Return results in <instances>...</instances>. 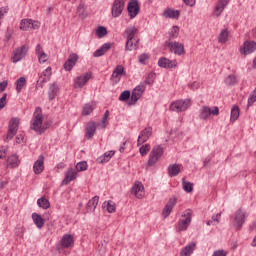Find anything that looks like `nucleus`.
I'll return each instance as SVG.
<instances>
[{
    "label": "nucleus",
    "instance_id": "f257e3e1",
    "mask_svg": "<svg viewBox=\"0 0 256 256\" xmlns=\"http://www.w3.org/2000/svg\"><path fill=\"white\" fill-rule=\"evenodd\" d=\"M139 33V30L135 27H129L125 30V35L127 37L125 49L126 51H137L139 49V38L135 37Z\"/></svg>",
    "mask_w": 256,
    "mask_h": 256
},
{
    "label": "nucleus",
    "instance_id": "f03ea898",
    "mask_svg": "<svg viewBox=\"0 0 256 256\" xmlns=\"http://www.w3.org/2000/svg\"><path fill=\"white\" fill-rule=\"evenodd\" d=\"M31 129L33 131H36L38 135H42V133H45V131H47V127L43 125V110L41 109V107L35 108L32 118Z\"/></svg>",
    "mask_w": 256,
    "mask_h": 256
},
{
    "label": "nucleus",
    "instance_id": "7ed1b4c3",
    "mask_svg": "<svg viewBox=\"0 0 256 256\" xmlns=\"http://www.w3.org/2000/svg\"><path fill=\"white\" fill-rule=\"evenodd\" d=\"M191 107V99L177 100L170 104V111H175L176 113H182L187 111Z\"/></svg>",
    "mask_w": 256,
    "mask_h": 256
},
{
    "label": "nucleus",
    "instance_id": "20e7f679",
    "mask_svg": "<svg viewBox=\"0 0 256 256\" xmlns=\"http://www.w3.org/2000/svg\"><path fill=\"white\" fill-rule=\"evenodd\" d=\"M163 147L160 145L154 146L149 154V159H148V166L153 167L163 157Z\"/></svg>",
    "mask_w": 256,
    "mask_h": 256
},
{
    "label": "nucleus",
    "instance_id": "39448f33",
    "mask_svg": "<svg viewBox=\"0 0 256 256\" xmlns=\"http://www.w3.org/2000/svg\"><path fill=\"white\" fill-rule=\"evenodd\" d=\"M211 115H214V117H217L219 115V107H209V106H202L199 112V119L202 121H207Z\"/></svg>",
    "mask_w": 256,
    "mask_h": 256
},
{
    "label": "nucleus",
    "instance_id": "423d86ee",
    "mask_svg": "<svg viewBox=\"0 0 256 256\" xmlns=\"http://www.w3.org/2000/svg\"><path fill=\"white\" fill-rule=\"evenodd\" d=\"M182 217L185 219L178 221V231H187L189 225H191V219L193 217V212L191 209H187L183 214Z\"/></svg>",
    "mask_w": 256,
    "mask_h": 256
},
{
    "label": "nucleus",
    "instance_id": "0eeeda50",
    "mask_svg": "<svg viewBox=\"0 0 256 256\" xmlns=\"http://www.w3.org/2000/svg\"><path fill=\"white\" fill-rule=\"evenodd\" d=\"M247 217V213L243 211V209H238L235 212L233 227L236 231H241L243 225L245 224V218Z\"/></svg>",
    "mask_w": 256,
    "mask_h": 256
},
{
    "label": "nucleus",
    "instance_id": "6e6552de",
    "mask_svg": "<svg viewBox=\"0 0 256 256\" xmlns=\"http://www.w3.org/2000/svg\"><path fill=\"white\" fill-rule=\"evenodd\" d=\"M19 131V118H12L8 124V133L6 135V141H11Z\"/></svg>",
    "mask_w": 256,
    "mask_h": 256
},
{
    "label": "nucleus",
    "instance_id": "1a4fd4ad",
    "mask_svg": "<svg viewBox=\"0 0 256 256\" xmlns=\"http://www.w3.org/2000/svg\"><path fill=\"white\" fill-rule=\"evenodd\" d=\"M166 47L171 51V53H174V55H185V46L180 42H166Z\"/></svg>",
    "mask_w": 256,
    "mask_h": 256
},
{
    "label": "nucleus",
    "instance_id": "9d476101",
    "mask_svg": "<svg viewBox=\"0 0 256 256\" xmlns=\"http://www.w3.org/2000/svg\"><path fill=\"white\" fill-rule=\"evenodd\" d=\"M145 89H147L145 83H141L133 89L132 94L130 96L132 101L131 105H135V103L138 102L139 99H141L143 93H145Z\"/></svg>",
    "mask_w": 256,
    "mask_h": 256
},
{
    "label": "nucleus",
    "instance_id": "9b49d317",
    "mask_svg": "<svg viewBox=\"0 0 256 256\" xmlns=\"http://www.w3.org/2000/svg\"><path fill=\"white\" fill-rule=\"evenodd\" d=\"M41 27V22L33 21V19H22L20 22L21 31H29V29L37 30Z\"/></svg>",
    "mask_w": 256,
    "mask_h": 256
},
{
    "label": "nucleus",
    "instance_id": "f8f14e48",
    "mask_svg": "<svg viewBox=\"0 0 256 256\" xmlns=\"http://www.w3.org/2000/svg\"><path fill=\"white\" fill-rule=\"evenodd\" d=\"M125 9V0H114L112 4V17L117 18L121 17L123 10Z\"/></svg>",
    "mask_w": 256,
    "mask_h": 256
},
{
    "label": "nucleus",
    "instance_id": "ddd939ff",
    "mask_svg": "<svg viewBox=\"0 0 256 256\" xmlns=\"http://www.w3.org/2000/svg\"><path fill=\"white\" fill-rule=\"evenodd\" d=\"M127 11L130 19H135V17L139 15V11H141V6H139V1L130 0L127 6Z\"/></svg>",
    "mask_w": 256,
    "mask_h": 256
},
{
    "label": "nucleus",
    "instance_id": "4468645a",
    "mask_svg": "<svg viewBox=\"0 0 256 256\" xmlns=\"http://www.w3.org/2000/svg\"><path fill=\"white\" fill-rule=\"evenodd\" d=\"M28 51H29V46H26V45L16 48L12 56V62L19 63V61H21V59H23V57L27 55Z\"/></svg>",
    "mask_w": 256,
    "mask_h": 256
},
{
    "label": "nucleus",
    "instance_id": "2eb2a0df",
    "mask_svg": "<svg viewBox=\"0 0 256 256\" xmlns=\"http://www.w3.org/2000/svg\"><path fill=\"white\" fill-rule=\"evenodd\" d=\"M91 72H87L86 74L82 75V76H78L75 78L74 80V88L75 89H81L83 87H85V85H87V82L89 81V79H91Z\"/></svg>",
    "mask_w": 256,
    "mask_h": 256
},
{
    "label": "nucleus",
    "instance_id": "dca6fc26",
    "mask_svg": "<svg viewBox=\"0 0 256 256\" xmlns=\"http://www.w3.org/2000/svg\"><path fill=\"white\" fill-rule=\"evenodd\" d=\"M256 50L255 41H245L244 44L240 47L241 55H251V53Z\"/></svg>",
    "mask_w": 256,
    "mask_h": 256
},
{
    "label": "nucleus",
    "instance_id": "f3484780",
    "mask_svg": "<svg viewBox=\"0 0 256 256\" xmlns=\"http://www.w3.org/2000/svg\"><path fill=\"white\" fill-rule=\"evenodd\" d=\"M33 170L35 175H41L45 170V156L41 154L38 159L34 162Z\"/></svg>",
    "mask_w": 256,
    "mask_h": 256
},
{
    "label": "nucleus",
    "instance_id": "a211bd4d",
    "mask_svg": "<svg viewBox=\"0 0 256 256\" xmlns=\"http://www.w3.org/2000/svg\"><path fill=\"white\" fill-rule=\"evenodd\" d=\"M79 61V55L72 53L69 55V58L64 63V69L65 71H72L73 67L77 65V62Z\"/></svg>",
    "mask_w": 256,
    "mask_h": 256
},
{
    "label": "nucleus",
    "instance_id": "6ab92c4d",
    "mask_svg": "<svg viewBox=\"0 0 256 256\" xmlns=\"http://www.w3.org/2000/svg\"><path fill=\"white\" fill-rule=\"evenodd\" d=\"M158 66L162 69H174V67H177V60H169L166 57H161L158 60Z\"/></svg>",
    "mask_w": 256,
    "mask_h": 256
},
{
    "label": "nucleus",
    "instance_id": "aec40b11",
    "mask_svg": "<svg viewBox=\"0 0 256 256\" xmlns=\"http://www.w3.org/2000/svg\"><path fill=\"white\" fill-rule=\"evenodd\" d=\"M229 1H231V0H218L216 6L214 8L213 16L221 17V13H223V11H225V7H227V5H229Z\"/></svg>",
    "mask_w": 256,
    "mask_h": 256
},
{
    "label": "nucleus",
    "instance_id": "412c9836",
    "mask_svg": "<svg viewBox=\"0 0 256 256\" xmlns=\"http://www.w3.org/2000/svg\"><path fill=\"white\" fill-rule=\"evenodd\" d=\"M175 205H177V198H170L162 211V216L164 217V219H167V217L171 215V212L173 211V207H175Z\"/></svg>",
    "mask_w": 256,
    "mask_h": 256
},
{
    "label": "nucleus",
    "instance_id": "4be33fe9",
    "mask_svg": "<svg viewBox=\"0 0 256 256\" xmlns=\"http://www.w3.org/2000/svg\"><path fill=\"white\" fill-rule=\"evenodd\" d=\"M151 135H153V128L148 127L142 130L138 136V145H143V143H146Z\"/></svg>",
    "mask_w": 256,
    "mask_h": 256
},
{
    "label": "nucleus",
    "instance_id": "5701e85b",
    "mask_svg": "<svg viewBox=\"0 0 256 256\" xmlns=\"http://www.w3.org/2000/svg\"><path fill=\"white\" fill-rule=\"evenodd\" d=\"M60 243L63 249H70V247H73V245H75V239L71 234H64L62 236Z\"/></svg>",
    "mask_w": 256,
    "mask_h": 256
},
{
    "label": "nucleus",
    "instance_id": "b1692460",
    "mask_svg": "<svg viewBox=\"0 0 256 256\" xmlns=\"http://www.w3.org/2000/svg\"><path fill=\"white\" fill-rule=\"evenodd\" d=\"M145 187H143V184L141 182H135L132 187V193L137 197V199H143V196L145 195Z\"/></svg>",
    "mask_w": 256,
    "mask_h": 256
},
{
    "label": "nucleus",
    "instance_id": "393cba45",
    "mask_svg": "<svg viewBox=\"0 0 256 256\" xmlns=\"http://www.w3.org/2000/svg\"><path fill=\"white\" fill-rule=\"evenodd\" d=\"M85 137L86 139H93L95 136V132L97 131V123L95 122H88L85 129Z\"/></svg>",
    "mask_w": 256,
    "mask_h": 256
},
{
    "label": "nucleus",
    "instance_id": "a878e982",
    "mask_svg": "<svg viewBox=\"0 0 256 256\" xmlns=\"http://www.w3.org/2000/svg\"><path fill=\"white\" fill-rule=\"evenodd\" d=\"M125 75H126L125 67H123V65H118L114 69L111 79H115L116 83H118V81H121V77Z\"/></svg>",
    "mask_w": 256,
    "mask_h": 256
},
{
    "label": "nucleus",
    "instance_id": "bb28decb",
    "mask_svg": "<svg viewBox=\"0 0 256 256\" xmlns=\"http://www.w3.org/2000/svg\"><path fill=\"white\" fill-rule=\"evenodd\" d=\"M180 15L181 13L179 12V10H173L171 8H168L163 12V17H165L166 19H179Z\"/></svg>",
    "mask_w": 256,
    "mask_h": 256
},
{
    "label": "nucleus",
    "instance_id": "cd10ccee",
    "mask_svg": "<svg viewBox=\"0 0 256 256\" xmlns=\"http://www.w3.org/2000/svg\"><path fill=\"white\" fill-rule=\"evenodd\" d=\"M109 49H111V43H105L93 53V57H103Z\"/></svg>",
    "mask_w": 256,
    "mask_h": 256
},
{
    "label": "nucleus",
    "instance_id": "c85d7f7f",
    "mask_svg": "<svg viewBox=\"0 0 256 256\" xmlns=\"http://www.w3.org/2000/svg\"><path fill=\"white\" fill-rule=\"evenodd\" d=\"M58 93H59V85H57V83H52L49 86V90H48L49 101H53V99L57 97Z\"/></svg>",
    "mask_w": 256,
    "mask_h": 256
},
{
    "label": "nucleus",
    "instance_id": "c756f323",
    "mask_svg": "<svg viewBox=\"0 0 256 256\" xmlns=\"http://www.w3.org/2000/svg\"><path fill=\"white\" fill-rule=\"evenodd\" d=\"M76 177H77V172L73 171V169H69L66 172L64 180L62 181L63 185H68L69 183H71V181L76 179Z\"/></svg>",
    "mask_w": 256,
    "mask_h": 256
},
{
    "label": "nucleus",
    "instance_id": "7c9ffc66",
    "mask_svg": "<svg viewBox=\"0 0 256 256\" xmlns=\"http://www.w3.org/2000/svg\"><path fill=\"white\" fill-rule=\"evenodd\" d=\"M32 219L38 229H43V226L45 225V220H43V217H41L40 214L33 213Z\"/></svg>",
    "mask_w": 256,
    "mask_h": 256
},
{
    "label": "nucleus",
    "instance_id": "2f4dec72",
    "mask_svg": "<svg viewBox=\"0 0 256 256\" xmlns=\"http://www.w3.org/2000/svg\"><path fill=\"white\" fill-rule=\"evenodd\" d=\"M181 173V168L179 164H171L168 166V175L169 177H177Z\"/></svg>",
    "mask_w": 256,
    "mask_h": 256
},
{
    "label": "nucleus",
    "instance_id": "473e14b6",
    "mask_svg": "<svg viewBox=\"0 0 256 256\" xmlns=\"http://www.w3.org/2000/svg\"><path fill=\"white\" fill-rule=\"evenodd\" d=\"M195 246H196V244L194 242H191L190 244H188L181 250L180 256L191 255V253H193V251H195Z\"/></svg>",
    "mask_w": 256,
    "mask_h": 256
},
{
    "label": "nucleus",
    "instance_id": "72a5a7b5",
    "mask_svg": "<svg viewBox=\"0 0 256 256\" xmlns=\"http://www.w3.org/2000/svg\"><path fill=\"white\" fill-rule=\"evenodd\" d=\"M97 205H99V196H94L91 200L87 203V209L89 211H95L97 209Z\"/></svg>",
    "mask_w": 256,
    "mask_h": 256
},
{
    "label": "nucleus",
    "instance_id": "f704fd0d",
    "mask_svg": "<svg viewBox=\"0 0 256 256\" xmlns=\"http://www.w3.org/2000/svg\"><path fill=\"white\" fill-rule=\"evenodd\" d=\"M113 155H115V151H108V152L104 153V155L102 157L98 158V163H109V161H111V157H113Z\"/></svg>",
    "mask_w": 256,
    "mask_h": 256
},
{
    "label": "nucleus",
    "instance_id": "c9c22d12",
    "mask_svg": "<svg viewBox=\"0 0 256 256\" xmlns=\"http://www.w3.org/2000/svg\"><path fill=\"white\" fill-rule=\"evenodd\" d=\"M8 167H12V169H15V167H19V157L17 155H11L8 157Z\"/></svg>",
    "mask_w": 256,
    "mask_h": 256
},
{
    "label": "nucleus",
    "instance_id": "e433bc0d",
    "mask_svg": "<svg viewBox=\"0 0 256 256\" xmlns=\"http://www.w3.org/2000/svg\"><path fill=\"white\" fill-rule=\"evenodd\" d=\"M179 37V26H173L168 33L169 41H173V39H177Z\"/></svg>",
    "mask_w": 256,
    "mask_h": 256
},
{
    "label": "nucleus",
    "instance_id": "4c0bfd02",
    "mask_svg": "<svg viewBox=\"0 0 256 256\" xmlns=\"http://www.w3.org/2000/svg\"><path fill=\"white\" fill-rule=\"evenodd\" d=\"M228 39H229V30L223 29L218 36V42L227 43Z\"/></svg>",
    "mask_w": 256,
    "mask_h": 256
},
{
    "label": "nucleus",
    "instance_id": "58836bf2",
    "mask_svg": "<svg viewBox=\"0 0 256 256\" xmlns=\"http://www.w3.org/2000/svg\"><path fill=\"white\" fill-rule=\"evenodd\" d=\"M37 205L41 209H49L51 207V203L44 197L37 200Z\"/></svg>",
    "mask_w": 256,
    "mask_h": 256
},
{
    "label": "nucleus",
    "instance_id": "ea45409f",
    "mask_svg": "<svg viewBox=\"0 0 256 256\" xmlns=\"http://www.w3.org/2000/svg\"><path fill=\"white\" fill-rule=\"evenodd\" d=\"M25 85H27V80L25 79V77H20L16 81V91H17V93H21V89H23L25 87Z\"/></svg>",
    "mask_w": 256,
    "mask_h": 256
},
{
    "label": "nucleus",
    "instance_id": "a19ab883",
    "mask_svg": "<svg viewBox=\"0 0 256 256\" xmlns=\"http://www.w3.org/2000/svg\"><path fill=\"white\" fill-rule=\"evenodd\" d=\"M224 83L228 87H231L237 83V77L233 74H230L225 78Z\"/></svg>",
    "mask_w": 256,
    "mask_h": 256
},
{
    "label": "nucleus",
    "instance_id": "79ce46f5",
    "mask_svg": "<svg viewBox=\"0 0 256 256\" xmlns=\"http://www.w3.org/2000/svg\"><path fill=\"white\" fill-rule=\"evenodd\" d=\"M182 187L185 193L193 192V183L185 181V178L182 179Z\"/></svg>",
    "mask_w": 256,
    "mask_h": 256
},
{
    "label": "nucleus",
    "instance_id": "37998d69",
    "mask_svg": "<svg viewBox=\"0 0 256 256\" xmlns=\"http://www.w3.org/2000/svg\"><path fill=\"white\" fill-rule=\"evenodd\" d=\"M94 109L95 108L93 107V105L91 103L85 104L82 109V115H84V116L91 115V113H93Z\"/></svg>",
    "mask_w": 256,
    "mask_h": 256
},
{
    "label": "nucleus",
    "instance_id": "c03bdc74",
    "mask_svg": "<svg viewBox=\"0 0 256 256\" xmlns=\"http://www.w3.org/2000/svg\"><path fill=\"white\" fill-rule=\"evenodd\" d=\"M238 119H239V107L233 106V108L231 109L230 121H237Z\"/></svg>",
    "mask_w": 256,
    "mask_h": 256
},
{
    "label": "nucleus",
    "instance_id": "a18cd8bd",
    "mask_svg": "<svg viewBox=\"0 0 256 256\" xmlns=\"http://www.w3.org/2000/svg\"><path fill=\"white\" fill-rule=\"evenodd\" d=\"M96 35L99 39H102V37L107 35V28L104 26H99L98 29H96Z\"/></svg>",
    "mask_w": 256,
    "mask_h": 256
},
{
    "label": "nucleus",
    "instance_id": "49530a36",
    "mask_svg": "<svg viewBox=\"0 0 256 256\" xmlns=\"http://www.w3.org/2000/svg\"><path fill=\"white\" fill-rule=\"evenodd\" d=\"M155 77L156 74L151 72L148 74L146 80L144 81V85H153V83H155Z\"/></svg>",
    "mask_w": 256,
    "mask_h": 256
},
{
    "label": "nucleus",
    "instance_id": "de8ad7c7",
    "mask_svg": "<svg viewBox=\"0 0 256 256\" xmlns=\"http://www.w3.org/2000/svg\"><path fill=\"white\" fill-rule=\"evenodd\" d=\"M139 151H140V155L142 157H145V155H147L148 151H151V145H149V144L142 145L140 147Z\"/></svg>",
    "mask_w": 256,
    "mask_h": 256
},
{
    "label": "nucleus",
    "instance_id": "09e8293b",
    "mask_svg": "<svg viewBox=\"0 0 256 256\" xmlns=\"http://www.w3.org/2000/svg\"><path fill=\"white\" fill-rule=\"evenodd\" d=\"M131 97V91H123L119 97V101H127Z\"/></svg>",
    "mask_w": 256,
    "mask_h": 256
},
{
    "label": "nucleus",
    "instance_id": "8fccbe9b",
    "mask_svg": "<svg viewBox=\"0 0 256 256\" xmlns=\"http://www.w3.org/2000/svg\"><path fill=\"white\" fill-rule=\"evenodd\" d=\"M256 102V88L253 90V92L250 94L248 98V107H251L253 103Z\"/></svg>",
    "mask_w": 256,
    "mask_h": 256
},
{
    "label": "nucleus",
    "instance_id": "3c124183",
    "mask_svg": "<svg viewBox=\"0 0 256 256\" xmlns=\"http://www.w3.org/2000/svg\"><path fill=\"white\" fill-rule=\"evenodd\" d=\"M87 167H88V165H87V162H85V161L78 162L76 164L77 171H87Z\"/></svg>",
    "mask_w": 256,
    "mask_h": 256
},
{
    "label": "nucleus",
    "instance_id": "603ef678",
    "mask_svg": "<svg viewBox=\"0 0 256 256\" xmlns=\"http://www.w3.org/2000/svg\"><path fill=\"white\" fill-rule=\"evenodd\" d=\"M220 217H221V213H218L217 215L212 216V220H208L206 222V225L211 226V225H213V223H217L218 224Z\"/></svg>",
    "mask_w": 256,
    "mask_h": 256
},
{
    "label": "nucleus",
    "instance_id": "864d4df0",
    "mask_svg": "<svg viewBox=\"0 0 256 256\" xmlns=\"http://www.w3.org/2000/svg\"><path fill=\"white\" fill-rule=\"evenodd\" d=\"M107 211H108V213H115L116 207H115V203H113V201L107 202Z\"/></svg>",
    "mask_w": 256,
    "mask_h": 256
},
{
    "label": "nucleus",
    "instance_id": "5fc2aeb1",
    "mask_svg": "<svg viewBox=\"0 0 256 256\" xmlns=\"http://www.w3.org/2000/svg\"><path fill=\"white\" fill-rule=\"evenodd\" d=\"M49 77H45V76H40L39 80L37 81V87H43L44 83H47V81H49Z\"/></svg>",
    "mask_w": 256,
    "mask_h": 256
},
{
    "label": "nucleus",
    "instance_id": "6e6d98bb",
    "mask_svg": "<svg viewBox=\"0 0 256 256\" xmlns=\"http://www.w3.org/2000/svg\"><path fill=\"white\" fill-rule=\"evenodd\" d=\"M7 105V93H4L3 96L0 98V109H4Z\"/></svg>",
    "mask_w": 256,
    "mask_h": 256
},
{
    "label": "nucleus",
    "instance_id": "4d7b16f0",
    "mask_svg": "<svg viewBox=\"0 0 256 256\" xmlns=\"http://www.w3.org/2000/svg\"><path fill=\"white\" fill-rule=\"evenodd\" d=\"M47 55L45 54V52H42L41 54L38 55V61L39 63H47Z\"/></svg>",
    "mask_w": 256,
    "mask_h": 256
},
{
    "label": "nucleus",
    "instance_id": "13d9d810",
    "mask_svg": "<svg viewBox=\"0 0 256 256\" xmlns=\"http://www.w3.org/2000/svg\"><path fill=\"white\" fill-rule=\"evenodd\" d=\"M139 63H145V61H147L148 59H149V54H141L140 56H139Z\"/></svg>",
    "mask_w": 256,
    "mask_h": 256
},
{
    "label": "nucleus",
    "instance_id": "bf43d9fd",
    "mask_svg": "<svg viewBox=\"0 0 256 256\" xmlns=\"http://www.w3.org/2000/svg\"><path fill=\"white\" fill-rule=\"evenodd\" d=\"M212 256H227V252H225L224 250H216L214 251Z\"/></svg>",
    "mask_w": 256,
    "mask_h": 256
},
{
    "label": "nucleus",
    "instance_id": "052dcab7",
    "mask_svg": "<svg viewBox=\"0 0 256 256\" xmlns=\"http://www.w3.org/2000/svg\"><path fill=\"white\" fill-rule=\"evenodd\" d=\"M42 76L51 79V67L46 68L45 71H43Z\"/></svg>",
    "mask_w": 256,
    "mask_h": 256
},
{
    "label": "nucleus",
    "instance_id": "680f3d73",
    "mask_svg": "<svg viewBox=\"0 0 256 256\" xmlns=\"http://www.w3.org/2000/svg\"><path fill=\"white\" fill-rule=\"evenodd\" d=\"M7 85H8L7 81L0 82V93H3V91L7 89Z\"/></svg>",
    "mask_w": 256,
    "mask_h": 256
},
{
    "label": "nucleus",
    "instance_id": "e2e57ef3",
    "mask_svg": "<svg viewBox=\"0 0 256 256\" xmlns=\"http://www.w3.org/2000/svg\"><path fill=\"white\" fill-rule=\"evenodd\" d=\"M188 7H195V0H183Z\"/></svg>",
    "mask_w": 256,
    "mask_h": 256
},
{
    "label": "nucleus",
    "instance_id": "0e129e2a",
    "mask_svg": "<svg viewBox=\"0 0 256 256\" xmlns=\"http://www.w3.org/2000/svg\"><path fill=\"white\" fill-rule=\"evenodd\" d=\"M107 119H109V110L105 111L103 118H102V123L103 124L107 123Z\"/></svg>",
    "mask_w": 256,
    "mask_h": 256
},
{
    "label": "nucleus",
    "instance_id": "69168bd1",
    "mask_svg": "<svg viewBox=\"0 0 256 256\" xmlns=\"http://www.w3.org/2000/svg\"><path fill=\"white\" fill-rule=\"evenodd\" d=\"M41 53H44L43 52V47H41V44H38L36 46V54L39 56V55H41Z\"/></svg>",
    "mask_w": 256,
    "mask_h": 256
},
{
    "label": "nucleus",
    "instance_id": "338daca9",
    "mask_svg": "<svg viewBox=\"0 0 256 256\" xmlns=\"http://www.w3.org/2000/svg\"><path fill=\"white\" fill-rule=\"evenodd\" d=\"M191 89H199L201 87V84L199 82H193L190 85Z\"/></svg>",
    "mask_w": 256,
    "mask_h": 256
},
{
    "label": "nucleus",
    "instance_id": "774afa93",
    "mask_svg": "<svg viewBox=\"0 0 256 256\" xmlns=\"http://www.w3.org/2000/svg\"><path fill=\"white\" fill-rule=\"evenodd\" d=\"M16 143L18 144L23 143V134H18L16 136Z\"/></svg>",
    "mask_w": 256,
    "mask_h": 256
}]
</instances>
